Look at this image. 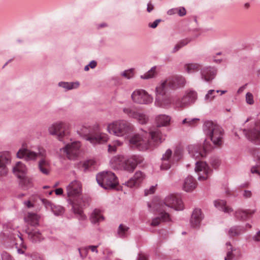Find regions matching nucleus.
I'll return each mask as SVG.
<instances>
[{"label": "nucleus", "mask_w": 260, "mask_h": 260, "mask_svg": "<svg viewBox=\"0 0 260 260\" xmlns=\"http://www.w3.org/2000/svg\"><path fill=\"white\" fill-rule=\"evenodd\" d=\"M172 103V98L167 95L155 98L154 105L157 107L168 108L171 106Z\"/></svg>", "instance_id": "c85d7f7f"}, {"label": "nucleus", "mask_w": 260, "mask_h": 260, "mask_svg": "<svg viewBox=\"0 0 260 260\" xmlns=\"http://www.w3.org/2000/svg\"><path fill=\"white\" fill-rule=\"evenodd\" d=\"M40 216L36 213H28L27 216L24 218L25 221L28 224L36 226L39 224Z\"/></svg>", "instance_id": "f704fd0d"}, {"label": "nucleus", "mask_w": 260, "mask_h": 260, "mask_svg": "<svg viewBox=\"0 0 260 260\" xmlns=\"http://www.w3.org/2000/svg\"><path fill=\"white\" fill-rule=\"evenodd\" d=\"M217 93H218V91L213 89L209 90L204 97L205 101L208 103L211 102L215 98Z\"/></svg>", "instance_id": "09e8293b"}, {"label": "nucleus", "mask_w": 260, "mask_h": 260, "mask_svg": "<svg viewBox=\"0 0 260 260\" xmlns=\"http://www.w3.org/2000/svg\"><path fill=\"white\" fill-rule=\"evenodd\" d=\"M39 166H41L42 167H49V162L45 158H42L40 160L39 163Z\"/></svg>", "instance_id": "e2e57ef3"}, {"label": "nucleus", "mask_w": 260, "mask_h": 260, "mask_svg": "<svg viewBox=\"0 0 260 260\" xmlns=\"http://www.w3.org/2000/svg\"><path fill=\"white\" fill-rule=\"evenodd\" d=\"M98 246L96 245H89L87 247H84L82 248H78V251L79 252L80 255L81 257L82 258L85 257L87 255V253L88 250H90L93 252H95L96 253H98Z\"/></svg>", "instance_id": "ea45409f"}, {"label": "nucleus", "mask_w": 260, "mask_h": 260, "mask_svg": "<svg viewBox=\"0 0 260 260\" xmlns=\"http://www.w3.org/2000/svg\"><path fill=\"white\" fill-rule=\"evenodd\" d=\"M167 79L169 88L173 89L183 87L186 84V79L182 76H176Z\"/></svg>", "instance_id": "4be33fe9"}, {"label": "nucleus", "mask_w": 260, "mask_h": 260, "mask_svg": "<svg viewBox=\"0 0 260 260\" xmlns=\"http://www.w3.org/2000/svg\"><path fill=\"white\" fill-rule=\"evenodd\" d=\"M39 169H40V170L41 171V172L42 173H43V174H44L45 175H48L49 174V167H42L41 166H39Z\"/></svg>", "instance_id": "338daca9"}, {"label": "nucleus", "mask_w": 260, "mask_h": 260, "mask_svg": "<svg viewBox=\"0 0 260 260\" xmlns=\"http://www.w3.org/2000/svg\"><path fill=\"white\" fill-rule=\"evenodd\" d=\"M96 181L101 187L106 189H113L118 183L115 175L110 171H104L98 174Z\"/></svg>", "instance_id": "423d86ee"}, {"label": "nucleus", "mask_w": 260, "mask_h": 260, "mask_svg": "<svg viewBox=\"0 0 260 260\" xmlns=\"http://www.w3.org/2000/svg\"><path fill=\"white\" fill-rule=\"evenodd\" d=\"M146 177V175L144 172L137 171L134 175L123 184L130 188L137 187L142 183Z\"/></svg>", "instance_id": "a211bd4d"}, {"label": "nucleus", "mask_w": 260, "mask_h": 260, "mask_svg": "<svg viewBox=\"0 0 260 260\" xmlns=\"http://www.w3.org/2000/svg\"><path fill=\"white\" fill-rule=\"evenodd\" d=\"M148 205L152 210L157 211L159 213V216L152 219L150 224L151 226H157L160 221H169L171 220L169 214L160 208V205H156V203L152 202Z\"/></svg>", "instance_id": "f8f14e48"}, {"label": "nucleus", "mask_w": 260, "mask_h": 260, "mask_svg": "<svg viewBox=\"0 0 260 260\" xmlns=\"http://www.w3.org/2000/svg\"><path fill=\"white\" fill-rule=\"evenodd\" d=\"M251 172L253 174L256 173L260 175V158L259 159L258 164L251 168Z\"/></svg>", "instance_id": "5fc2aeb1"}, {"label": "nucleus", "mask_w": 260, "mask_h": 260, "mask_svg": "<svg viewBox=\"0 0 260 260\" xmlns=\"http://www.w3.org/2000/svg\"><path fill=\"white\" fill-rule=\"evenodd\" d=\"M213 148L209 141L206 140L202 146L198 144L190 145L187 147L188 153L194 159H201L205 157L209 151Z\"/></svg>", "instance_id": "0eeeda50"}, {"label": "nucleus", "mask_w": 260, "mask_h": 260, "mask_svg": "<svg viewBox=\"0 0 260 260\" xmlns=\"http://www.w3.org/2000/svg\"><path fill=\"white\" fill-rule=\"evenodd\" d=\"M123 143L120 140L113 141L111 144L108 145V151L110 152H114L116 151L117 147L120 146Z\"/></svg>", "instance_id": "8fccbe9b"}, {"label": "nucleus", "mask_w": 260, "mask_h": 260, "mask_svg": "<svg viewBox=\"0 0 260 260\" xmlns=\"http://www.w3.org/2000/svg\"><path fill=\"white\" fill-rule=\"evenodd\" d=\"M259 123L253 122L247 129H244L243 133L248 140L255 144L260 143Z\"/></svg>", "instance_id": "ddd939ff"}, {"label": "nucleus", "mask_w": 260, "mask_h": 260, "mask_svg": "<svg viewBox=\"0 0 260 260\" xmlns=\"http://www.w3.org/2000/svg\"><path fill=\"white\" fill-rule=\"evenodd\" d=\"M244 232L242 228L240 226H233L228 230L227 235L229 237L232 238L237 237L240 235Z\"/></svg>", "instance_id": "a19ab883"}, {"label": "nucleus", "mask_w": 260, "mask_h": 260, "mask_svg": "<svg viewBox=\"0 0 260 260\" xmlns=\"http://www.w3.org/2000/svg\"><path fill=\"white\" fill-rule=\"evenodd\" d=\"M177 13L180 16H183L186 13V10L184 7H178L177 8Z\"/></svg>", "instance_id": "680f3d73"}, {"label": "nucleus", "mask_w": 260, "mask_h": 260, "mask_svg": "<svg viewBox=\"0 0 260 260\" xmlns=\"http://www.w3.org/2000/svg\"><path fill=\"white\" fill-rule=\"evenodd\" d=\"M41 200L45 208L47 209H50L55 216H59L63 214L64 210L62 207L54 205L50 201L44 199H41Z\"/></svg>", "instance_id": "b1692460"}, {"label": "nucleus", "mask_w": 260, "mask_h": 260, "mask_svg": "<svg viewBox=\"0 0 260 260\" xmlns=\"http://www.w3.org/2000/svg\"><path fill=\"white\" fill-rule=\"evenodd\" d=\"M203 218L201 210L200 209H194L190 218L191 225L193 228L199 227Z\"/></svg>", "instance_id": "c756f323"}, {"label": "nucleus", "mask_w": 260, "mask_h": 260, "mask_svg": "<svg viewBox=\"0 0 260 260\" xmlns=\"http://www.w3.org/2000/svg\"><path fill=\"white\" fill-rule=\"evenodd\" d=\"M252 239L254 241H260V231L257 232L256 234L253 236Z\"/></svg>", "instance_id": "774afa93"}, {"label": "nucleus", "mask_w": 260, "mask_h": 260, "mask_svg": "<svg viewBox=\"0 0 260 260\" xmlns=\"http://www.w3.org/2000/svg\"><path fill=\"white\" fill-rule=\"evenodd\" d=\"M141 161L140 157L137 155L125 157V161L122 166V170L132 173L136 168L137 165L141 162Z\"/></svg>", "instance_id": "6ab92c4d"}, {"label": "nucleus", "mask_w": 260, "mask_h": 260, "mask_svg": "<svg viewBox=\"0 0 260 260\" xmlns=\"http://www.w3.org/2000/svg\"><path fill=\"white\" fill-rule=\"evenodd\" d=\"M96 62L95 60H92L89 62L88 64L85 67L84 70L85 71H88L89 70V68L94 69L96 67Z\"/></svg>", "instance_id": "13d9d810"}, {"label": "nucleus", "mask_w": 260, "mask_h": 260, "mask_svg": "<svg viewBox=\"0 0 260 260\" xmlns=\"http://www.w3.org/2000/svg\"><path fill=\"white\" fill-rule=\"evenodd\" d=\"M198 180L203 181L207 180L211 174V169L205 161H197L194 168Z\"/></svg>", "instance_id": "4468645a"}, {"label": "nucleus", "mask_w": 260, "mask_h": 260, "mask_svg": "<svg viewBox=\"0 0 260 260\" xmlns=\"http://www.w3.org/2000/svg\"><path fill=\"white\" fill-rule=\"evenodd\" d=\"M132 101L139 105H150L153 101V97L143 89H136L131 94Z\"/></svg>", "instance_id": "6e6552de"}, {"label": "nucleus", "mask_w": 260, "mask_h": 260, "mask_svg": "<svg viewBox=\"0 0 260 260\" xmlns=\"http://www.w3.org/2000/svg\"><path fill=\"white\" fill-rule=\"evenodd\" d=\"M226 248L228 251L227 252L226 256L225 257L224 260H232L234 259L236 253V249H234L230 243H226Z\"/></svg>", "instance_id": "37998d69"}, {"label": "nucleus", "mask_w": 260, "mask_h": 260, "mask_svg": "<svg viewBox=\"0 0 260 260\" xmlns=\"http://www.w3.org/2000/svg\"><path fill=\"white\" fill-rule=\"evenodd\" d=\"M246 102L249 105H252L254 104L253 95L251 92H247L245 96Z\"/></svg>", "instance_id": "603ef678"}, {"label": "nucleus", "mask_w": 260, "mask_h": 260, "mask_svg": "<svg viewBox=\"0 0 260 260\" xmlns=\"http://www.w3.org/2000/svg\"><path fill=\"white\" fill-rule=\"evenodd\" d=\"M81 144L79 141H75L67 144L60 149V151L66 154L67 157L71 160H75L80 153Z\"/></svg>", "instance_id": "1a4fd4ad"}, {"label": "nucleus", "mask_w": 260, "mask_h": 260, "mask_svg": "<svg viewBox=\"0 0 260 260\" xmlns=\"http://www.w3.org/2000/svg\"><path fill=\"white\" fill-rule=\"evenodd\" d=\"M196 180L191 176H188L184 180L182 189L186 192H191L196 188Z\"/></svg>", "instance_id": "7c9ffc66"}, {"label": "nucleus", "mask_w": 260, "mask_h": 260, "mask_svg": "<svg viewBox=\"0 0 260 260\" xmlns=\"http://www.w3.org/2000/svg\"><path fill=\"white\" fill-rule=\"evenodd\" d=\"M165 140L160 131L155 129L149 132L136 134L131 136L128 140L131 147L140 151H146L152 149L155 145L161 143Z\"/></svg>", "instance_id": "f257e3e1"}, {"label": "nucleus", "mask_w": 260, "mask_h": 260, "mask_svg": "<svg viewBox=\"0 0 260 260\" xmlns=\"http://www.w3.org/2000/svg\"><path fill=\"white\" fill-rule=\"evenodd\" d=\"M46 154V151L43 148H39L38 152H35L27 149V144L24 143L17 152L16 156L19 159H24L27 161H35L39 157H45Z\"/></svg>", "instance_id": "39448f33"}, {"label": "nucleus", "mask_w": 260, "mask_h": 260, "mask_svg": "<svg viewBox=\"0 0 260 260\" xmlns=\"http://www.w3.org/2000/svg\"><path fill=\"white\" fill-rule=\"evenodd\" d=\"M72 209L74 211V212L78 215V218L80 220H85L86 219V216L83 214L82 210L80 208H78L76 207V204L75 202H72Z\"/></svg>", "instance_id": "c03bdc74"}, {"label": "nucleus", "mask_w": 260, "mask_h": 260, "mask_svg": "<svg viewBox=\"0 0 260 260\" xmlns=\"http://www.w3.org/2000/svg\"><path fill=\"white\" fill-rule=\"evenodd\" d=\"M217 73V69L211 66L202 67L200 72L202 80L206 82H210L213 80Z\"/></svg>", "instance_id": "aec40b11"}, {"label": "nucleus", "mask_w": 260, "mask_h": 260, "mask_svg": "<svg viewBox=\"0 0 260 260\" xmlns=\"http://www.w3.org/2000/svg\"><path fill=\"white\" fill-rule=\"evenodd\" d=\"M23 204L25 207H26L28 208H31L35 207L34 203L29 200L24 201L23 202Z\"/></svg>", "instance_id": "0e129e2a"}, {"label": "nucleus", "mask_w": 260, "mask_h": 260, "mask_svg": "<svg viewBox=\"0 0 260 260\" xmlns=\"http://www.w3.org/2000/svg\"><path fill=\"white\" fill-rule=\"evenodd\" d=\"M106 130L110 135L125 138L134 131V126L125 120L118 119L108 123Z\"/></svg>", "instance_id": "f03ea898"}, {"label": "nucleus", "mask_w": 260, "mask_h": 260, "mask_svg": "<svg viewBox=\"0 0 260 260\" xmlns=\"http://www.w3.org/2000/svg\"><path fill=\"white\" fill-rule=\"evenodd\" d=\"M125 161V156L118 155L113 157L110 160L111 168L114 170H122Z\"/></svg>", "instance_id": "2f4dec72"}, {"label": "nucleus", "mask_w": 260, "mask_h": 260, "mask_svg": "<svg viewBox=\"0 0 260 260\" xmlns=\"http://www.w3.org/2000/svg\"><path fill=\"white\" fill-rule=\"evenodd\" d=\"M172 151L170 149H168L161 157V165L160 169L161 170H168L170 169L172 165L174 162V160L172 159Z\"/></svg>", "instance_id": "5701e85b"}, {"label": "nucleus", "mask_w": 260, "mask_h": 260, "mask_svg": "<svg viewBox=\"0 0 260 260\" xmlns=\"http://www.w3.org/2000/svg\"><path fill=\"white\" fill-rule=\"evenodd\" d=\"M197 97V93L195 91H187L182 99L176 100L174 104L176 107L184 108L194 103Z\"/></svg>", "instance_id": "2eb2a0df"}, {"label": "nucleus", "mask_w": 260, "mask_h": 260, "mask_svg": "<svg viewBox=\"0 0 260 260\" xmlns=\"http://www.w3.org/2000/svg\"><path fill=\"white\" fill-rule=\"evenodd\" d=\"M100 129V125L98 123H95L92 125H89L87 124H84L81 125L77 130L78 133L84 137L87 141V138L90 136L93 131H98Z\"/></svg>", "instance_id": "412c9836"}, {"label": "nucleus", "mask_w": 260, "mask_h": 260, "mask_svg": "<svg viewBox=\"0 0 260 260\" xmlns=\"http://www.w3.org/2000/svg\"><path fill=\"white\" fill-rule=\"evenodd\" d=\"M132 72L133 69L125 70L121 73V75L127 79H130L133 76Z\"/></svg>", "instance_id": "864d4df0"}, {"label": "nucleus", "mask_w": 260, "mask_h": 260, "mask_svg": "<svg viewBox=\"0 0 260 260\" xmlns=\"http://www.w3.org/2000/svg\"><path fill=\"white\" fill-rule=\"evenodd\" d=\"M69 127L70 124L67 122L57 121L48 126V131L50 135L56 136L58 140L61 141L70 135Z\"/></svg>", "instance_id": "20e7f679"}, {"label": "nucleus", "mask_w": 260, "mask_h": 260, "mask_svg": "<svg viewBox=\"0 0 260 260\" xmlns=\"http://www.w3.org/2000/svg\"><path fill=\"white\" fill-rule=\"evenodd\" d=\"M89 219L92 223L95 224L103 221L104 218L101 214V211L95 209L91 213Z\"/></svg>", "instance_id": "e433bc0d"}, {"label": "nucleus", "mask_w": 260, "mask_h": 260, "mask_svg": "<svg viewBox=\"0 0 260 260\" xmlns=\"http://www.w3.org/2000/svg\"><path fill=\"white\" fill-rule=\"evenodd\" d=\"M156 205H160V208L164 211L166 207L173 208L176 210H182L184 208L181 200L173 194L167 196L163 203H156Z\"/></svg>", "instance_id": "9d476101"}, {"label": "nucleus", "mask_w": 260, "mask_h": 260, "mask_svg": "<svg viewBox=\"0 0 260 260\" xmlns=\"http://www.w3.org/2000/svg\"><path fill=\"white\" fill-rule=\"evenodd\" d=\"M172 159L174 160V162L178 161L182 157V150L179 148H176L173 154H172Z\"/></svg>", "instance_id": "3c124183"}, {"label": "nucleus", "mask_w": 260, "mask_h": 260, "mask_svg": "<svg viewBox=\"0 0 260 260\" xmlns=\"http://www.w3.org/2000/svg\"><path fill=\"white\" fill-rule=\"evenodd\" d=\"M80 83L78 81L76 82H65L61 81L58 83V87L61 88L64 91L77 89L79 87Z\"/></svg>", "instance_id": "473e14b6"}, {"label": "nucleus", "mask_w": 260, "mask_h": 260, "mask_svg": "<svg viewBox=\"0 0 260 260\" xmlns=\"http://www.w3.org/2000/svg\"><path fill=\"white\" fill-rule=\"evenodd\" d=\"M82 186L81 183L78 180L72 181L66 187L67 194L70 198H79L81 195Z\"/></svg>", "instance_id": "f3484780"}, {"label": "nucleus", "mask_w": 260, "mask_h": 260, "mask_svg": "<svg viewBox=\"0 0 260 260\" xmlns=\"http://www.w3.org/2000/svg\"><path fill=\"white\" fill-rule=\"evenodd\" d=\"M157 67H152L148 71L140 76V78L143 80H149L155 78L157 75Z\"/></svg>", "instance_id": "4c0bfd02"}, {"label": "nucleus", "mask_w": 260, "mask_h": 260, "mask_svg": "<svg viewBox=\"0 0 260 260\" xmlns=\"http://www.w3.org/2000/svg\"><path fill=\"white\" fill-rule=\"evenodd\" d=\"M211 164L214 168H217L220 165V161L217 158H213L211 160Z\"/></svg>", "instance_id": "4d7b16f0"}, {"label": "nucleus", "mask_w": 260, "mask_h": 260, "mask_svg": "<svg viewBox=\"0 0 260 260\" xmlns=\"http://www.w3.org/2000/svg\"><path fill=\"white\" fill-rule=\"evenodd\" d=\"M29 238L34 242H37L41 241L43 237L39 231L34 230L28 233Z\"/></svg>", "instance_id": "a18cd8bd"}, {"label": "nucleus", "mask_w": 260, "mask_h": 260, "mask_svg": "<svg viewBox=\"0 0 260 260\" xmlns=\"http://www.w3.org/2000/svg\"><path fill=\"white\" fill-rule=\"evenodd\" d=\"M109 139V136L105 133L99 130L93 131L91 135L87 138V141L93 145L103 144L106 143Z\"/></svg>", "instance_id": "dca6fc26"}, {"label": "nucleus", "mask_w": 260, "mask_h": 260, "mask_svg": "<svg viewBox=\"0 0 260 260\" xmlns=\"http://www.w3.org/2000/svg\"><path fill=\"white\" fill-rule=\"evenodd\" d=\"M203 131L207 139L216 146H219L223 143L224 132L218 124L212 121H205L203 125Z\"/></svg>", "instance_id": "7ed1b4c3"}, {"label": "nucleus", "mask_w": 260, "mask_h": 260, "mask_svg": "<svg viewBox=\"0 0 260 260\" xmlns=\"http://www.w3.org/2000/svg\"><path fill=\"white\" fill-rule=\"evenodd\" d=\"M129 228L123 224H120L118 229L117 234L120 238H125L128 234Z\"/></svg>", "instance_id": "de8ad7c7"}, {"label": "nucleus", "mask_w": 260, "mask_h": 260, "mask_svg": "<svg viewBox=\"0 0 260 260\" xmlns=\"http://www.w3.org/2000/svg\"><path fill=\"white\" fill-rule=\"evenodd\" d=\"M156 185H155V186L152 185V186H150L149 188L146 189L145 190V195L148 196L149 194L153 193L156 190Z\"/></svg>", "instance_id": "052dcab7"}, {"label": "nucleus", "mask_w": 260, "mask_h": 260, "mask_svg": "<svg viewBox=\"0 0 260 260\" xmlns=\"http://www.w3.org/2000/svg\"><path fill=\"white\" fill-rule=\"evenodd\" d=\"M199 121H200L199 118H187L184 119L182 120V123L183 124H185L186 126L194 127L197 125V124L199 122Z\"/></svg>", "instance_id": "49530a36"}, {"label": "nucleus", "mask_w": 260, "mask_h": 260, "mask_svg": "<svg viewBox=\"0 0 260 260\" xmlns=\"http://www.w3.org/2000/svg\"><path fill=\"white\" fill-rule=\"evenodd\" d=\"M255 209H239L235 212V217L239 220L245 221L252 216L255 212Z\"/></svg>", "instance_id": "393cba45"}, {"label": "nucleus", "mask_w": 260, "mask_h": 260, "mask_svg": "<svg viewBox=\"0 0 260 260\" xmlns=\"http://www.w3.org/2000/svg\"><path fill=\"white\" fill-rule=\"evenodd\" d=\"M160 19H156L152 23H149L148 26L151 28H155L157 27V26L158 25V23L160 22Z\"/></svg>", "instance_id": "69168bd1"}, {"label": "nucleus", "mask_w": 260, "mask_h": 260, "mask_svg": "<svg viewBox=\"0 0 260 260\" xmlns=\"http://www.w3.org/2000/svg\"><path fill=\"white\" fill-rule=\"evenodd\" d=\"M169 88L167 79L161 81L155 88V98L166 95Z\"/></svg>", "instance_id": "a878e982"}, {"label": "nucleus", "mask_w": 260, "mask_h": 260, "mask_svg": "<svg viewBox=\"0 0 260 260\" xmlns=\"http://www.w3.org/2000/svg\"><path fill=\"white\" fill-rule=\"evenodd\" d=\"M122 111L128 117L135 119L141 124H146L149 120V117L145 113L135 108L125 107Z\"/></svg>", "instance_id": "9b49d317"}, {"label": "nucleus", "mask_w": 260, "mask_h": 260, "mask_svg": "<svg viewBox=\"0 0 260 260\" xmlns=\"http://www.w3.org/2000/svg\"><path fill=\"white\" fill-rule=\"evenodd\" d=\"M201 64L198 63H186L184 65L183 69L185 72L190 74L201 70Z\"/></svg>", "instance_id": "c9c22d12"}, {"label": "nucleus", "mask_w": 260, "mask_h": 260, "mask_svg": "<svg viewBox=\"0 0 260 260\" xmlns=\"http://www.w3.org/2000/svg\"><path fill=\"white\" fill-rule=\"evenodd\" d=\"M192 39L190 38H187L181 40L179 41L174 47L172 52L176 53L182 47L188 44L189 42H190Z\"/></svg>", "instance_id": "79ce46f5"}, {"label": "nucleus", "mask_w": 260, "mask_h": 260, "mask_svg": "<svg viewBox=\"0 0 260 260\" xmlns=\"http://www.w3.org/2000/svg\"><path fill=\"white\" fill-rule=\"evenodd\" d=\"M171 117L167 115H159L156 118V121L158 126H166L169 125Z\"/></svg>", "instance_id": "58836bf2"}, {"label": "nucleus", "mask_w": 260, "mask_h": 260, "mask_svg": "<svg viewBox=\"0 0 260 260\" xmlns=\"http://www.w3.org/2000/svg\"><path fill=\"white\" fill-rule=\"evenodd\" d=\"M9 162L10 158L8 152H0V175H5L7 173V165Z\"/></svg>", "instance_id": "cd10ccee"}, {"label": "nucleus", "mask_w": 260, "mask_h": 260, "mask_svg": "<svg viewBox=\"0 0 260 260\" xmlns=\"http://www.w3.org/2000/svg\"><path fill=\"white\" fill-rule=\"evenodd\" d=\"M95 162V161L92 159H88L84 162L83 166L86 169H87L89 167L93 166Z\"/></svg>", "instance_id": "bf43d9fd"}, {"label": "nucleus", "mask_w": 260, "mask_h": 260, "mask_svg": "<svg viewBox=\"0 0 260 260\" xmlns=\"http://www.w3.org/2000/svg\"><path fill=\"white\" fill-rule=\"evenodd\" d=\"M214 205L215 208L219 210H222L224 213H230L233 211V209L226 206V201L223 200H216L214 201Z\"/></svg>", "instance_id": "72a5a7b5"}, {"label": "nucleus", "mask_w": 260, "mask_h": 260, "mask_svg": "<svg viewBox=\"0 0 260 260\" xmlns=\"http://www.w3.org/2000/svg\"><path fill=\"white\" fill-rule=\"evenodd\" d=\"M27 168L26 166L21 161H18L13 168L14 174L20 179H23L26 176L27 173Z\"/></svg>", "instance_id": "bb28decb"}, {"label": "nucleus", "mask_w": 260, "mask_h": 260, "mask_svg": "<svg viewBox=\"0 0 260 260\" xmlns=\"http://www.w3.org/2000/svg\"><path fill=\"white\" fill-rule=\"evenodd\" d=\"M2 260H14L11 255L6 251H3L1 253Z\"/></svg>", "instance_id": "6e6d98bb"}]
</instances>
